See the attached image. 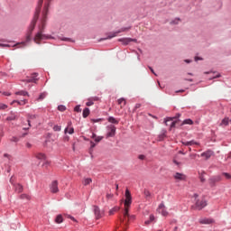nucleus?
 <instances>
[{"instance_id": "1", "label": "nucleus", "mask_w": 231, "mask_h": 231, "mask_svg": "<svg viewBox=\"0 0 231 231\" xmlns=\"http://www.w3.org/2000/svg\"><path fill=\"white\" fill-rule=\"evenodd\" d=\"M52 0H45L43 11H42V17L41 19V23L38 26V32L34 36V42L36 44H41V41H46V39H51V37L43 34L44 33V28H46V17L48 15V10L50 8V4ZM42 3H44V0H39L38 5L36 7L34 16L31 22V24L28 28L27 33H26V42L32 41V33H33V30H35V24H37V21H39V15L41 14V8H42Z\"/></svg>"}, {"instance_id": "2", "label": "nucleus", "mask_w": 231, "mask_h": 231, "mask_svg": "<svg viewBox=\"0 0 231 231\" xmlns=\"http://www.w3.org/2000/svg\"><path fill=\"white\" fill-rule=\"evenodd\" d=\"M125 212H124V218H120V222L125 226H127L130 219H134V216H129V207L133 203V198L131 197V191L125 189Z\"/></svg>"}, {"instance_id": "3", "label": "nucleus", "mask_w": 231, "mask_h": 231, "mask_svg": "<svg viewBox=\"0 0 231 231\" xmlns=\"http://www.w3.org/2000/svg\"><path fill=\"white\" fill-rule=\"evenodd\" d=\"M129 30H131V27H123L116 32H110L109 35L107 36V38H104V39H102V41H106V39H113V37H116V35H118V33H122L124 32H129Z\"/></svg>"}, {"instance_id": "4", "label": "nucleus", "mask_w": 231, "mask_h": 231, "mask_svg": "<svg viewBox=\"0 0 231 231\" xmlns=\"http://www.w3.org/2000/svg\"><path fill=\"white\" fill-rule=\"evenodd\" d=\"M107 133H106V138H113L115 134H116V127L113 125H110L106 127Z\"/></svg>"}, {"instance_id": "5", "label": "nucleus", "mask_w": 231, "mask_h": 231, "mask_svg": "<svg viewBox=\"0 0 231 231\" xmlns=\"http://www.w3.org/2000/svg\"><path fill=\"white\" fill-rule=\"evenodd\" d=\"M118 42H122L124 46H127L130 42H138V40L132 38H120L118 39Z\"/></svg>"}, {"instance_id": "6", "label": "nucleus", "mask_w": 231, "mask_h": 231, "mask_svg": "<svg viewBox=\"0 0 231 231\" xmlns=\"http://www.w3.org/2000/svg\"><path fill=\"white\" fill-rule=\"evenodd\" d=\"M158 212H159V214H162V216H163L164 217L169 216V212L167 211V208H165V205L163 203L159 205Z\"/></svg>"}, {"instance_id": "7", "label": "nucleus", "mask_w": 231, "mask_h": 231, "mask_svg": "<svg viewBox=\"0 0 231 231\" xmlns=\"http://www.w3.org/2000/svg\"><path fill=\"white\" fill-rule=\"evenodd\" d=\"M174 180H176V181H186L187 180V175L183 174V173H180V172H176L173 175Z\"/></svg>"}, {"instance_id": "8", "label": "nucleus", "mask_w": 231, "mask_h": 231, "mask_svg": "<svg viewBox=\"0 0 231 231\" xmlns=\"http://www.w3.org/2000/svg\"><path fill=\"white\" fill-rule=\"evenodd\" d=\"M10 183L14 185L15 192H17L18 194H21V192H23V185H21L20 183L14 184V177H11Z\"/></svg>"}, {"instance_id": "9", "label": "nucleus", "mask_w": 231, "mask_h": 231, "mask_svg": "<svg viewBox=\"0 0 231 231\" xmlns=\"http://www.w3.org/2000/svg\"><path fill=\"white\" fill-rule=\"evenodd\" d=\"M50 189L52 194H57V192H59V181L53 180Z\"/></svg>"}, {"instance_id": "10", "label": "nucleus", "mask_w": 231, "mask_h": 231, "mask_svg": "<svg viewBox=\"0 0 231 231\" xmlns=\"http://www.w3.org/2000/svg\"><path fill=\"white\" fill-rule=\"evenodd\" d=\"M207 206V200L205 199H199L196 202V208L197 210H202V208H205V207Z\"/></svg>"}, {"instance_id": "11", "label": "nucleus", "mask_w": 231, "mask_h": 231, "mask_svg": "<svg viewBox=\"0 0 231 231\" xmlns=\"http://www.w3.org/2000/svg\"><path fill=\"white\" fill-rule=\"evenodd\" d=\"M169 122H171V123L170 124L171 129H172V127H176V125L178 124V120H175V121H174V117H168V118L165 120L166 125H169Z\"/></svg>"}, {"instance_id": "12", "label": "nucleus", "mask_w": 231, "mask_h": 231, "mask_svg": "<svg viewBox=\"0 0 231 231\" xmlns=\"http://www.w3.org/2000/svg\"><path fill=\"white\" fill-rule=\"evenodd\" d=\"M94 213L96 216V219H100V217H102L104 214L102 211H100V208L97 206L94 207Z\"/></svg>"}, {"instance_id": "13", "label": "nucleus", "mask_w": 231, "mask_h": 231, "mask_svg": "<svg viewBox=\"0 0 231 231\" xmlns=\"http://www.w3.org/2000/svg\"><path fill=\"white\" fill-rule=\"evenodd\" d=\"M199 223H200V225H212V223H214V219H212V218H200Z\"/></svg>"}, {"instance_id": "14", "label": "nucleus", "mask_w": 231, "mask_h": 231, "mask_svg": "<svg viewBox=\"0 0 231 231\" xmlns=\"http://www.w3.org/2000/svg\"><path fill=\"white\" fill-rule=\"evenodd\" d=\"M65 134L69 133V134H73L75 133V129L71 127V122L68 123V126L65 128Z\"/></svg>"}, {"instance_id": "15", "label": "nucleus", "mask_w": 231, "mask_h": 231, "mask_svg": "<svg viewBox=\"0 0 231 231\" xmlns=\"http://www.w3.org/2000/svg\"><path fill=\"white\" fill-rule=\"evenodd\" d=\"M37 77H39V74L37 73H33L32 75V79H25L23 80L24 82H27V83H30V82H34V84L37 83Z\"/></svg>"}, {"instance_id": "16", "label": "nucleus", "mask_w": 231, "mask_h": 231, "mask_svg": "<svg viewBox=\"0 0 231 231\" xmlns=\"http://www.w3.org/2000/svg\"><path fill=\"white\" fill-rule=\"evenodd\" d=\"M182 145H186L187 147H189L190 145H199V143L192 140V141H189V142H182Z\"/></svg>"}, {"instance_id": "17", "label": "nucleus", "mask_w": 231, "mask_h": 231, "mask_svg": "<svg viewBox=\"0 0 231 231\" xmlns=\"http://www.w3.org/2000/svg\"><path fill=\"white\" fill-rule=\"evenodd\" d=\"M27 102H28V100H26V99H23V100H21V101H19V100H14V101L11 103V105H14V104L16 103L18 106H24V105L27 104Z\"/></svg>"}, {"instance_id": "18", "label": "nucleus", "mask_w": 231, "mask_h": 231, "mask_svg": "<svg viewBox=\"0 0 231 231\" xmlns=\"http://www.w3.org/2000/svg\"><path fill=\"white\" fill-rule=\"evenodd\" d=\"M202 158H206V160H208L210 156H212V151L204 152L201 153Z\"/></svg>"}, {"instance_id": "19", "label": "nucleus", "mask_w": 231, "mask_h": 231, "mask_svg": "<svg viewBox=\"0 0 231 231\" xmlns=\"http://www.w3.org/2000/svg\"><path fill=\"white\" fill-rule=\"evenodd\" d=\"M231 120L228 117H225L220 125H224L225 127H226V125H228V124H230Z\"/></svg>"}, {"instance_id": "20", "label": "nucleus", "mask_w": 231, "mask_h": 231, "mask_svg": "<svg viewBox=\"0 0 231 231\" xmlns=\"http://www.w3.org/2000/svg\"><path fill=\"white\" fill-rule=\"evenodd\" d=\"M117 104H118L119 106H121V108H122V107H125V104H126L125 98H124V97L119 98V99L117 100Z\"/></svg>"}, {"instance_id": "21", "label": "nucleus", "mask_w": 231, "mask_h": 231, "mask_svg": "<svg viewBox=\"0 0 231 231\" xmlns=\"http://www.w3.org/2000/svg\"><path fill=\"white\" fill-rule=\"evenodd\" d=\"M15 95H20L22 97H30V95L28 94L27 91H24V90H21V91H18L15 93Z\"/></svg>"}, {"instance_id": "22", "label": "nucleus", "mask_w": 231, "mask_h": 231, "mask_svg": "<svg viewBox=\"0 0 231 231\" xmlns=\"http://www.w3.org/2000/svg\"><path fill=\"white\" fill-rule=\"evenodd\" d=\"M192 124H194V122H193L191 119H185V120L182 122L181 125H192Z\"/></svg>"}, {"instance_id": "23", "label": "nucleus", "mask_w": 231, "mask_h": 231, "mask_svg": "<svg viewBox=\"0 0 231 231\" xmlns=\"http://www.w3.org/2000/svg\"><path fill=\"white\" fill-rule=\"evenodd\" d=\"M36 158L38 160H46V154L42 153V152H40V153H37L36 154Z\"/></svg>"}, {"instance_id": "24", "label": "nucleus", "mask_w": 231, "mask_h": 231, "mask_svg": "<svg viewBox=\"0 0 231 231\" xmlns=\"http://www.w3.org/2000/svg\"><path fill=\"white\" fill-rule=\"evenodd\" d=\"M108 122H110V124H116L118 125V120H116V118L113 117V116H109L108 117Z\"/></svg>"}, {"instance_id": "25", "label": "nucleus", "mask_w": 231, "mask_h": 231, "mask_svg": "<svg viewBox=\"0 0 231 231\" xmlns=\"http://www.w3.org/2000/svg\"><path fill=\"white\" fill-rule=\"evenodd\" d=\"M89 113H90L89 108H85L83 110V118H88V116H89Z\"/></svg>"}, {"instance_id": "26", "label": "nucleus", "mask_w": 231, "mask_h": 231, "mask_svg": "<svg viewBox=\"0 0 231 231\" xmlns=\"http://www.w3.org/2000/svg\"><path fill=\"white\" fill-rule=\"evenodd\" d=\"M62 221H63L62 215H58L56 217L55 223L60 224L62 223Z\"/></svg>"}, {"instance_id": "27", "label": "nucleus", "mask_w": 231, "mask_h": 231, "mask_svg": "<svg viewBox=\"0 0 231 231\" xmlns=\"http://www.w3.org/2000/svg\"><path fill=\"white\" fill-rule=\"evenodd\" d=\"M118 210H120V208L116 207L112 209L109 210V216H113V214H115V212H118Z\"/></svg>"}, {"instance_id": "28", "label": "nucleus", "mask_w": 231, "mask_h": 231, "mask_svg": "<svg viewBox=\"0 0 231 231\" xmlns=\"http://www.w3.org/2000/svg\"><path fill=\"white\" fill-rule=\"evenodd\" d=\"M91 181H93L91 180V178H87V179L84 180L83 185H85V186L89 185V183H91Z\"/></svg>"}, {"instance_id": "29", "label": "nucleus", "mask_w": 231, "mask_h": 231, "mask_svg": "<svg viewBox=\"0 0 231 231\" xmlns=\"http://www.w3.org/2000/svg\"><path fill=\"white\" fill-rule=\"evenodd\" d=\"M209 185H210V187H215L216 186V180L214 179V178H211V179H209Z\"/></svg>"}, {"instance_id": "30", "label": "nucleus", "mask_w": 231, "mask_h": 231, "mask_svg": "<svg viewBox=\"0 0 231 231\" xmlns=\"http://www.w3.org/2000/svg\"><path fill=\"white\" fill-rule=\"evenodd\" d=\"M102 140H104V136H97V137H96V139H94L96 143L102 142Z\"/></svg>"}, {"instance_id": "31", "label": "nucleus", "mask_w": 231, "mask_h": 231, "mask_svg": "<svg viewBox=\"0 0 231 231\" xmlns=\"http://www.w3.org/2000/svg\"><path fill=\"white\" fill-rule=\"evenodd\" d=\"M58 111H61V112L66 111V106L64 105H60L58 106Z\"/></svg>"}, {"instance_id": "32", "label": "nucleus", "mask_w": 231, "mask_h": 231, "mask_svg": "<svg viewBox=\"0 0 231 231\" xmlns=\"http://www.w3.org/2000/svg\"><path fill=\"white\" fill-rule=\"evenodd\" d=\"M222 176H225L226 180H231V174L230 173L223 172Z\"/></svg>"}, {"instance_id": "33", "label": "nucleus", "mask_w": 231, "mask_h": 231, "mask_svg": "<svg viewBox=\"0 0 231 231\" xmlns=\"http://www.w3.org/2000/svg\"><path fill=\"white\" fill-rule=\"evenodd\" d=\"M7 108H8L7 105L0 103V111H3V110L7 109Z\"/></svg>"}, {"instance_id": "34", "label": "nucleus", "mask_w": 231, "mask_h": 231, "mask_svg": "<svg viewBox=\"0 0 231 231\" xmlns=\"http://www.w3.org/2000/svg\"><path fill=\"white\" fill-rule=\"evenodd\" d=\"M20 199H30V196L26 195V194H22L20 196Z\"/></svg>"}, {"instance_id": "35", "label": "nucleus", "mask_w": 231, "mask_h": 231, "mask_svg": "<svg viewBox=\"0 0 231 231\" xmlns=\"http://www.w3.org/2000/svg\"><path fill=\"white\" fill-rule=\"evenodd\" d=\"M10 142H14L15 143H17V142H19V137L14 136L10 139Z\"/></svg>"}, {"instance_id": "36", "label": "nucleus", "mask_w": 231, "mask_h": 231, "mask_svg": "<svg viewBox=\"0 0 231 231\" xmlns=\"http://www.w3.org/2000/svg\"><path fill=\"white\" fill-rule=\"evenodd\" d=\"M44 98H46V94L42 93V94L40 95L38 100H44Z\"/></svg>"}, {"instance_id": "37", "label": "nucleus", "mask_w": 231, "mask_h": 231, "mask_svg": "<svg viewBox=\"0 0 231 231\" xmlns=\"http://www.w3.org/2000/svg\"><path fill=\"white\" fill-rule=\"evenodd\" d=\"M93 100L92 99H88V101L86 103V106H88V107L93 106Z\"/></svg>"}, {"instance_id": "38", "label": "nucleus", "mask_w": 231, "mask_h": 231, "mask_svg": "<svg viewBox=\"0 0 231 231\" xmlns=\"http://www.w3.org/2000/svg\"><path fill=\"white\" fill-rule=\"evenodd\" d=\"M172 162L175 165H177V167H180V165H181V162L176 161V159H173Z\"/></svg>"}, {"instance_id": "39", "label": "nucleus", "mask_w": 231, "mask_h": 231, "mask_svg": "<svg viewBox=\"0 0 231 231\" xmlns=\"http://www.w3.org/2000/svg\"><path fill=\"white\" fill-rule=\"evenodd\" d=\"M95 147H97V144L90 141V150L95 149Z\"/></svg>"}, {"instance_id": "40", "label": "nucleus", "mask_w": 231, "mask_h": 231, "mask_svg": "<svg viewBox=\"0 0 231 231\" xmlns=\"http://www.w3.org/2000/svg\"><path fill=\"white\" fill-rule=\"evenodd\" d=\"M61 127L60 125H54L53 131H60Z\"/></svg>"}, {"instance_id": "41", "label": "nucleus", "mask_w": 231, "mask_h": 231, "mask_svg": "<svg viewBox=\"0 0 231 231\" xmlns=\"http://www.w3.org/2000/svg\"><path fill=\"white\" fill-rule=\"evenodd\" d=\"M7 120L10 122V121H12V120H15V115H13V116H8L7 117Z\"/></svg>"}, {"instance_id": "42", "label": "nucleus", "mask_w": 231, "mask_h": 231, "mask_svg": "<svg viewBox=\"0 0 231 231\" xmlns=\"http://www.w3.org/2000/svg\"><path fill=\"white\" fill-rule=\"evenodd\" d=\"M213 180H215V181L217 183V181H221V177L220 176L213 177Z\"/></svg>"}, {"instance_id": "43", "label": "nucleus", "mask_w": 231, "mask_h": 231, "mask_svg": "<svg viewBox=\"0 0 231 231\" xmlns=\"http://www.w3.org/2000/svg\"><path fill=\"white\" fill-rule=\"evenodd\" d=\"M178 23H180V18H177L174 21L171 22V24H178Z\"/></svg>"}, {"instance_id": "44", "label": "nucleus", "mask_w": 231, "mask_h": 231, "mask_svg": "<svg viewBox=\"0 0 231 231\" xmlns=\"http://www.w3.org/2000/svg\"><path fill=\"white\" fill-rule=\"evenodd\" d=\"M196 156H198V154H196V153L189 154V158H191V160H196Z\"/></svg>"}, {"instance_id": "45", "label": "nucleus", "mask_w": 231, "mask_h": 231, "mask_svg": "<svg viewBox=\"0 0 231 231\" xmlns=\"http://www.w3.org/2000/svg\"><path fill=\"white\" fill-rule=\"evenodd\" d=\"M155 219H156V217H154V215H150L149 220L152 221V223L153 221H155Z\"/></svg>"}, {"instance_id": "46", "label": "nucleus", "mask_w": 231, "mask_h": 231, "mask_svg": "<svg viewBox=\"0 0 231 231\" xmlns=\"http://www.w3.org/2000/svg\"><path fill=\"white\" fill-rule=\"evenodd\" d=\"M144 196L149 198L151 196V192H149V190H144Z\"/></svg>"}, {"instance_id": "47", "label": "nucleus", "mask_w": 231, "mask_h": 231, "mask_svg": "<svg viewBox=\"0 0 231 231\" xmlns=\"http://www.w3.org/2000/svg\"><path fill=\"white\" fill-rule=\"evenodd\" d=\"M26 46V42H21V43H16V44H14V46Z\"/></svg>"}, {"instance_id": "48", "label": "nucleus", "mask_w": 231, "mask_h": 231, "mask_svg": "<svg viewBox=\"0 0 231 231\" xmlns=\"http://www.w3.org/2000/svg\"><path fill=\"white\" fill-rule=\"evenodd\" d=\"M165 136V132L162 134H161L160 136H159V140H160V142H162V140H163V137Z\"/></svg>"}, {"instance_id": "49", "label": "nucleus", "mask_w": 231, "mask_h": 231, "mask_svg": "<svg viewBox=\"0 0 231 231\" xmlns=\"http://www.w3.org/2000/svg\"><path fill=\"white\" fill-rule=\"evenodd\" d=\"M138 158H139V160H145V155L140 154V155L138 156Z\"/></svg>"}, {"instance_id": "50", "label": "nucleus", "mask_w": 231, "mask_h": 231, "mask_svg": "<svg viewBox=\"0 0 231 231\" xmlns=\"http://www.w3.org/2000/svg\"><path fill=\"white\" fill-rule=\"evenodd\" d=\"M219 77H221L220 74H217L216 76H214L213 78L210 79V80H212V79H219Z\"/></svg>"}, {"instance_id": "51", "label": "nucleus", "mask_w": 231, "mask_h": 231, "mask_svg": "<svg viewBox=\"0 0 231 231\" xmlns=\"http://www.w3.org/2000/svg\"><path fill=\"white\" fill-rule=\"evenodd\" d=\"M102 119H92V122L94 123V124H97V122H100Z\"/></svg>"}, {"instance_id": "52", "label": "nucleus", "mask_w": 231, "mask_h": 231, "mask_svg": "<svg viewBox=\"0 0 231 231\" xmlns=\"http://www.w3.org/2000/svg\"><path fill=\"white\" fill-rule=\"evenodd\" d=\"M97 134H92V136H91V138L93 139V140H96L97 139Z\"/></svg>"}, {"instance_id": "53", "label": "nucleus", "mask_w": 231, "mask_h": 231, "mask_svg": "<svg viewBox=\"0 0 231 231\" xmlns=\"http://www.w3.org/2000/svg\"><path fill=\"white\" fill-rule=\"evenodd\" d=\"M68 217H69V219H71L72 221L77 222V219H75V217H71V216H68Z\"/></svg>"}, {"instance_id": "54", "label": "nucleus", "mask_w": 231, "mask_h": 231, "mask_svg": "<svg viewBox=\"0 0 231 231\" xmlns=\"http://www.w3.org/2000/svg\"><path fill=\"white\" fill-rule=\"evenodd\" d=\"M200 181H201L202 183H204V181H205V177H203V175L200 176Z\"/></svg>"}, {"instance_id": "55", "label": "nucleus", "mask_w": 231, "mask_h": 231, "mask_svg": "<svg viewBox=\"0 0 231 231\" xmlns=\"http://www.w3.org/2000/svg\"><path fill=\"white\" fill-rule=\"evenodd\" d=\"M151 223H152L150 219L149 220H146L145 222H144V224L145 225H151Z\"/></svg>"}, {"instance_id": "56", "label": "nucleus", "mask_w": 231, "mask_h": 231, "mask_svg": "<svg viewBox=\"0 0 231 231\" xmlns=\"http://www.w3.org/2000/svg\"><path fill=\"white\" fill-rule=\"evenodd\" d=\"M173 231H181V229L180 227H178V226H175Z\"/></svg>"}, {"instance_id": "57", "label": "nucleus", "mask_w": 231, "mask_h": 231, "mask_svg": "<svg viewBox=\"0 0 231 231\" xmlns=\"http://www.w3.org/2000/svg\"><path fill=\"white\" fill-rule=\"evenodd\" d=\"M74 111H77V112L80 111V106H76V107L74 108Z\"/></svg>"}, {"instance_id": "58", "label": "nucleus", "mask_w": 231, "mask_h": 231, "mask_svg": "<svg viewBox=\"0 0 231 231\" xmlns=\"http://www.w3.org/2000/svg\"><path fill=\"white\" fill-rule=\"evenodd\" d=\"M25 145H26V147H27L28 149H30V148L32 147V143H27Z\"/></svg>"}, {"instance_id": "59", "label": "nucleus", "mask_w": 231, "mask_h": 231, "mask_svg": "<svg viewBox=\"0 0 231 231\" xmlns=\"http://www.w3.org/2000/svg\"><path fill=\"white\" fill-rule=\"evenodd\" d=\"M64 141H65V142H69V136H66V137L64 138Z\"/></svg>"}, {"instance_id": "60", "label": "nucleus", "mask_w": 231, "mask_h": 231, "mask_svg": "<svg viewBox=\"0 0 231 231\" xmlns=\"http://www.w3.org/2000/svg\"><path fill=\"white\" fill-rule=\"evenodd\" d=\"M195 60H196V62H198V60H202V59L199 57H195Z\"/></svg>"}, {"instance_id": "61", "label": "nucleus", "mask_w": 231, "mask_h": 231, "mask_svg": "<svg viewBox=\"0 0 231 231\" xmlns=\"http://www.w3.org/2000/svg\"><path fill=\"white\" fill-rule=\"evenodd\" d=\"M0 46H5L6 48H10L9 44H0Z\"/></svg>"}, {"instance_id": "62", "label": "nucleus", "mask_w": 231, "mask_h": 231, "mask_svg": "<svg viewBox=\"0 0 231 231\" xmlns=\"http://www.w3.org/2000/svg\"><path fill=\"white\" fill-rule=\"evenodd\" d=\"M149 69L152 71V73H153V75H156V73H154V69H152L151 67H149Z\"/></svg>"}, {"instance_id": "63", "label": "nucleus", "mask_w": 231, "mask_h": 231, "mask_svg": "<svg viewBox=\"0 0 231 231\" xmlns=\"http://www.w3.org/2000/svg\"><path fill=\"white\" fill-rule=\"evenodd\" d=\"M179 154H183L185 155L186 153L183 151H179Z\"/></svg>"}, {"instance_id": "64", "label": "nucleus", "mask_w": 231, "mask_h": 231, "mask_svg": "<svg viewBox=\"0 0 231 231\" xmlns=\"http://www.w3.org/2000/svg\"><path fill=\"white\" fill-rule=\"evenodd\" d=\"M93 100L97 101V100H98V97H93V98H92V101H93Z\"/></svg>"}]
</instances>
